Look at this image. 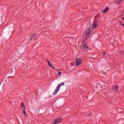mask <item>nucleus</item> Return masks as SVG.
Here are the masks:
<instances>
[{
    "label": "nucleus",
    "mask_w": 124,
    "mask_h": 124,
    "mask_svg": "<svg viewBox=\"0 0 124 124\" xmlns=\"http://www.w3.org/2000/svg\"><path fill=\"white\" fill-rule=\"evenodd\" d=\"M23 113L27 117V113H26V110H25V107L23 108Z\"/></svg>",
    "instance_id": "10"
},
{
    "label": "nucleus",
    "mask_w": 124,
    "mask_h": 124,
    "mask_svg": "<svg viewBox=\"0 0 124 124\" xmlns=\"http://www.w3.org/2000/svg\"><path fill=\"white\" fill-rule=\"evenodd\" d=\"M114 3L116 4H120L121 3V0H116L115 1H114Z\"/></svg>",
    "instance_id": "8"
},
{
    "label": "nucleus",
    "mask_w": 124,
    "mask_h": 124,
    "mask_svg": "<svg viewBox=\"0 0 124 124\" xmlns=\"http://www.w3.org/2000/svg\"><path fill=\"white\" fill-rule=\"evenodd\" d=\"M97 28V23L94 21L90 26L89 29H85V31L83 33V36L85 37V39L87 40L89 37H90V34L93 31V30L94 29H96Z\"/></svg>",
    "instance_id": "1"
},
{
    "label": "nucleus",
    "mask_w": 124,
    "mask_h": 124,
    "mask_svg": "<svg viewBox=\"0 0 124 124\" xmlns=\"http://www.w3.org/2000/svg\"><path fill=\"white\" fill-rule=\"evenodd\" d=\"M62 122V118H58L56 119L52 124H60Z\"/></svg>",
    "instance_id": "4"
},
{
    "label": "nucleus",
    "mask_w": 124,
    "mask_h": 124,
    "mask_svg": "<svg viewBox=\"0 0 124 124\" xmlns=\"http://www.w3.org/2000/svg\"><path fill=\"white\" fill-rule=\"evenodd\" d=\"M108 10H109V7L107 6L105 9L104 10L102 11V12H103V13H106V12H107V11H108Z\"/></svg>",
    "instance_id": "5"
},
{
    "label": "nucleus",
    "mask_w": 124,
    "mask_h": 124,
    "mask_svg": "<svg viewBox=\"0 0 124 124\" xmlns=\"http://www.w3.org/2000/svg\"><path fill=\"white\" fill-rule=\"evenodd\" d=\"M113 90L118 92L119 91V86L116 85L113 88Z\"/></svg>",
    "instance_id": "6"
},
{
    "label": "nucleus",
    "mask_w": 124,
    "mask_h": 124,
    "mask_svg": "<svg viewBox=\"0 0 124 124\" xmlns=\"http://www.w3.org/2000/svg\"><path fill=\"white\" fill-rule=\"evenodd\" d=\"M81 63H82V60L81 59V58H76V63L75 65L76 66H79V65H80Z\"/></svg>",
    "instance_id": "3"
},
{
    "label": "nucleus",
    "mask_w": 124,
    "mask_h": 124,
    "mask_svg": "<svg viewBox=\"0 0 124 124\" xmlns=\"http://www.w3.org/2000/svg\"><path fill=\"white\" fill-rule=\"evenodd\" d=\"M64 82H62L61 83L58 84L56 89L54 91L53 95H56V94L58 93V92L60 91V89H61V87H62V86H64Z\"/></svg>",
    "instance_id": "2"
},
{
    "label": "nucleus",
    "mask_w": 124,
    "mask_h": 124,
    "mask_svg": "<svg viewBox=\"0 0 124 124\" xmlns=\"http://www.w3.org/2000/svg\"><path fill=\"white\" fill-rule=\"evenodd\" d=\"M121 1H123V0H121Z\"/></svg>",
    "instance_id": "15"
},
{
    "label": "nucleus",
    "mask_w": 124,
    "mask_h": 124,
    "mask_svg": "<svg viewBox=\"0 0 124 124\" xmlns=\"http://www.w3.org/2000/svg\"><path fill=\"white\" fill-rule=\"evenodd\" d=\"M21 106H22V107H24V103H21Z\"/></svg>",
    "instance_id": "12"
},
{
    "label": "nucleus",
    "mask_w": 124,
    "mask_h": 124,
    "mask_svg": "<svg viewBox=\"0 0 124 124\" xmlns=\"http://www.w3.org/2000/svg\"><path fill=\"white\" fill-rule=\"evenodd\" d=\"M47 62L48 63L49 66H50V67H52V68H53V69H54V68H55V67L52 65V64H51L50 62L48 61V60H47Z\"/></svg>",
    "instance_id": "9"
},
{
    "label": "nucleus",
    "mask_w": 124,
    "mask_h": 124,
    "mask_svg": "<svg viewBox=\"0 0 124 124\" xmlns=\"http://www.w3.org/2000/svg\"><path fill=\"white\" fill-rule=\"evenodd\" d=\"M85 42V40H84L83 41V43H84V42Z\"/></svg>",
    "instance_id": "13"
},
{
    "label": "nucleus",
    "mask_w": 124,
    "mask_h": 124,
    "mask_svg": "<svg viewBox=\"0 0 124 124\" xmlns=\"http://www.w3.org/2000/svg\"><path fill=\"white\" fill-rule=\"evenodd\" d=\"M61 74H62V73L61 72H58V76L61 75Z\"/></svg>",
    "instance_id": "11"
},
{
    "label": "nucleus",
    "mask_w": 124,
    "mask_h": 124,
    "mask_svg": "<svg viewBox=\"0 0 124 124\" xmlns=\"http://www.w3.org/2000/svg\"><path fill=\"white\" fill-rule=\"evenodd\" d=\"M83 48H84V49H85L86 50H87V49H88L89 48V46H88V44H83Z\"/></svg>",
    "instance_id": "7"
},
{
    "label": "nucleus",
    "mask_w": 124,
    "mask_h": 124,
    "mask_svg": "<svg viewBox=\"0 0 124 124\" xmlns=\"http://www.w3.org/2000/svg\"><path fill=\"white\" fill-rule=\"evenodd\" d=\"M122 20H124V17H123V18H122Z\"/></svg>",
    "instance_id": "14"
}]
</instances>
